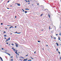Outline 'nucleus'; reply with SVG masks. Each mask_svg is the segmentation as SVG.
I'll use <instances>...</instances> for the list:
<instances>
[{
  "label": "nucleus",
  "mask_w": 61,
  "mask_h": 61,
  "mask_svg": "<svg viewBox=\"0 0 61 61\" xmlns=\"http://www.w3.org/2000/svg\"><path fill=\"white\" fill-rule=\"evenodd\" d=\"M16 52H17V50H16Z\"/></svg>",
  "instance_id": "39"
},
{
  "label": "nucleus",
  "mask_w": 61,
  "mask_h": 61,
  "mask_svg": "<svg viewBox=\"0 0 61 61\" xmlns=\"http://www.w3.org/2000/svg\"><path fill=\"white\" fill-rule=\"evenodd\" d=\"M5 39H6V38H5Z\"/></svg>",
  "instance_id": "63"
},
{
  "label": "nucleus",
  "mask_w": 61,
  "mask_h": 61,
  "mask_svg": "<svg viewBox=\"0 0 61 61\" xmlns=\"http://www.w3.org/2000/svg\"><path fill=\"white\" fill-rule=\"evenodd\" d=\"M14 48H12V49H14Z\"/></svg>",
  "instance_id": "62"
},
{
  "label": "nucleus",
  "mask_w": 61,
  "mask_h": 61,
  "mask_svg": "<svg viewBox=\"0 0 61 61\" xmlns=\"http://www.w3.org/2000/svg\"><path fill=\"white\" fill-rule=\"evenodd\" d=\"M13 27L12 26H11V27H10V29H11V28H12V27Z\"/></svg>",
  "instance_id": "7"
},
{
  "label": "nucleus",
  "mask_w": 61,
  "mask_h": 61,
  "mask_svg": "<svg viewBox=\"0 0 61 61\" xmlns=\"http://www.w3.org/2000/svg\"><path fill=\"white\" fill-rule=\"evenodd\" d=\"M56 50L57 51H58V49H56Z\"/></svg>",
  "instance_id": "18"
},
{
  "label": "nucleus",
  "mask_w": 61,
  "mask_h": 61,
  "mask_svg": "<svg viewBox=\"0 0 61 61\" xmlns=\"http://www.w3.org/2000/svg\"><path fill=\"white\" fill-rule=\"evenodd\" d=\"M9 1H10V0H9L8 2H7V3H9Z\"/></svg>",
  "instance_id": "30"
},
{
  "label": "nucleus",
  "mask_w": 61,
  "mask_h": 61,
  "mask_svg": "<svg viewBox=\"0 0 61 61\" xmlns=\"http://www.w3.org/2000/svg\"><path fill=\"white\" fill-rule=\"evenodd\" d=\"M36 51H35L34 52V54H36Z\"/></svg>",
  "instance_id": "26"
},
{
  "label": "nucleus",
  "mask_w": 61,
  "mask_h": 61,
  "mask_svg": "<svg viewBox=\"0 0 61 61\" xmlns=\"http://www.w3.org/2000/svg\"><path fill=\"white\" fill-rule=\"evenodd\" d=\"M7 54L8 55H9V56H10V54H9V53H8Z\"/></svg>",
  "instance_id": "15"
},
{
  "label": "nucleus",
  "mask_w": 61,
  "mask_h": 61,
  "mask_svg": "<svg viewBox=\"0 0 61 61\" xmlns=\"http://www.w3.org/2000/svg\"><path fill=\"white\" fill-rule=\"evenodd\" d=\"M38 5V6H39V5Z\"/></svg>",
  "instance_id": "41"
},
{
  "label": "nucleus",
  "mask_w": 61,
  "mask_h": 61,
  "mask_svg": "<svg viewBox=\"0 0 61 61\" xmlns=\"http://www.w3.org/2000/svg\"><path fill=\"white\" fill-rule=\"evenodd\" d=\"M52 32H53V30H52L51 31V33H52Z\"/></svg>",
  "instance_id": "38"
},
{
  "label": "nucleus",
  "mask_w": 61,
  "mask_h": 61,
  "mask_svg": "<svg viewBox=\"0 0 61 61\" xmlns=\"http://www.w3.org/2000/svg\"><path fill=\"white\" fill-rule=\"evenodd\" d=\"M11 61H13V60L12 59H11Z\"/></svg>",
  "instance_id": "24"
},
{
  "label": "nucleus",
  "mask_w": 61,
  "mask_h": 61,
  "mask_svg": "<svg viewBox=\"0 0 61 61\" xmlns=\"http://www.w3.org/2000/svg\"><path fill=\"white\" fill-rule=\"evenodd\" d=\"M8 40H10V38H9L8 39Z\"/></svg>",
  "instance_id": "14"
},
{
  "label": "nucleus",
  "mask_w": 61,
  "mask_h": 61,
  "mask_svg": "<svg viewBox=\"0 0 61 61\" xmlns=\"http://www.w3.org/2000/svg\"><path fill=\"white\" fill-rule=\"evenodd\" d=\"M3 49H4V48H2V50H3Z\"/></svg>",
  "instance_id": "40"
},
{
  "label": "nucleus",
  "mask_w": 61,
  "mask_h": 61,
  "mask_svg": "<svg viewBox=\"0 0 61 61\" xmlns=\"http://www.w3.org/2000/svg\"><path fill=\"white\" fill-rule=\"evenodd\" d=\"M58 52L59 53V54H60V52L59 51H58Z\"/></svg>",
  "instance_id": "22"
},
{
  "label": "nucleus",
  "mask_w": 61,
  "mask_h": 61,
  "mask_svg": "<svg viewBox=\"0 0 61 61\" xmlns=\"http://www.w3.org/2000/svg\"><path fill=\"white\" fill-rule=\"evenodd\" d=\"M15 28H16V26H15Z\"/></svg>",
  "instance_id": "55"
},
{
  "label": "nucleus",
  "mask_w": 61,
  "mask_h": 61,
  "mask_svg": "<svg viewBox=\"0 0 61 61\" xmlns=\"http://www.w3.org/2000/svg\"><path fill=\"white\" fill-rule=\"evenodd\" d=\"M15 45H18V44L16 43H15Z\"/></svg>",
  "instance_id": "27"
},
{
  "label": "nucleus",
  "mask_w": 61,
  "mask_h": 61,
  "mask_svg": "<svg viewBox=\"0 0 61 61\" xmlns=\"http://www.w3.org/2000/svg\"><path fill=\"white\" fill-rule=\"evenodd\" d=\"M6 44H8V43H6Z\"/></svg>",
  "instance_id": "49"
},
{
  "label": "nucleus",
  "mask_w": 61,
  "mask_h": 61,
  "mask_svg": "<svg viewBox=\"0 0 61 61\" xmlns=\"http://www.w3.org/2000/svg\"><path fill=\"white\" fill-rule=\"evenodd\" d=\"M16 33H17V32H16L15 33V34H16Z\"/></svg>",
  "instance_id": "31"
},
{
  "label": "nucleus",
  "mask_w": 61,
  "mask_h": 61,
  "mask_svg": "<svg viewBox=\"0 0 61 61\" xmlns=\"http://www.w3.org/2000/svg\"><path fill=\"white\" fill-rule=\"evenodd\" d=\"M6 35H4V36L5 37H6Z\"/></svg>",
  "instance_id": "28"
},
{
  "label": "nucleus",
  "mask_w": 61,
  "mask_h": 61,
  "mask_svg": "<svg viewBox=\"0 0 61 61\" xmlns=\"http://www.w3.org/2000/svg\"><path fill=\"white\" fill-rule=\"evenodd\" d=\"M59 35H60V36H61V33H60L59 34Z\"/></svg>",
  "instance_id": "25"
},
{
  "label": "nucleus",
  "mask_w": 61,
  "mask_h": 61,
  "mask_svg": "<svg viewBox=\"0 0 61 61\" xmlns=\"http://www.w3.org/2000/svg\"><path fill=\"white\" fill-rule=\"evenodd\" d=\"M51 27L50 26H49V29H50V28Z\"/></svg>",
  "instance_id": "9"
},
{
  "label": "nucleus",
  "mask_w": 61,
  "mask_h": 61,
  "mask_svg": "<svg viewBox=\"0 0 61 61\" xmlns=\"http://www.w3.org/2000/svg\"><path fill=\"white\" fill-rule=\"evenodd\" d=\"M15 52L16 53V54H18V56L19 55V54H18V53H17V52H16L15 51Z\"/></svg>",
  "instance_id": "5"
},
{
  "label": "nucleus",
  "mask_w": 61,
  "mask_h": 61,
  "mask_svg": "<svg viewBox=\"0 0 61 61\" xmlns=\"http://www.w3.org/2000/svg\"><path fill=\"white\" fill-rule=\"evenodd\" d=\"M20 57L21 58H23L24 57Z\"/></svg>",
  "instance_id": "23"
},
{
  "label": "nucleus",
  "mask_w": 61,
  "mask_h": 61,
  "mask_svg": "<svg viewBox=\"0 0 61 61\" xmlns=\"http://www.w3.org/2000/svg\"><path fill=\"white\" fill-rule=\"evenodd\" d=\"M21 60V61H22V60H20V59L19 60Z\"/></svg>",
  "instance_id": "44"
},
{
  "label": "nucleus",
  "mask_w": 61,
  "mask_h": 61,
  "mask_svg": "<svg viewBox=\"0 0 61 61\" xmlns=\"http://www.w3.org/2000/svg\"><path fill=\"white\" fill-rule=\"evenodd\" d=\"M56 45H57V46H59V45H58V43H57L56 42Z\"/></svg>",
  "instance_id": "4"
},
{
  "label": "nucleus",
  "mask_w": 61,
  "mask_h": 61,
  "mask_svg": "<svg viewBox=\"0 0 61 61\" xmlns=\"http://www.w3.org/2000/svg\"><path fill=\"white\" fill-rule=\"evenodd\" d=\"M15 18H16V16H15Z\"/></svg>",
  "instance_id": "29"
},
{
  "label": "nucleus",
  "mask_w": 61,
  "mask_h": 61,
  "mask_svg": "<svg viewBox=\"0 0 61 61\" xmlns=\"http://www.w3.org/2000/svg\"><path fill=\"white\" fill-rule=\"evenodd\" d=\"M6 41H8V39L6 40Z\"/></svg>",
  "instance_id": "43"
},
{
  "label": "nucleus",
  "mask_w": 61,
  "mask_h": 61,
  "mask_svg": "<svg viewBox=\"0 0 61 61\" xmlns=\"http://www.w3.org/2000/svg\"><path fill=\"white\" fill-rule=\"evenodd\" d=\"M25 10H29V9L27 8L25 9Z\"/></svg>",
  "instance_id": "6"
},
{
  "label": "nucleus",
  "mask_w": 61,
  "mask_h": 61,
  "mask_svg": "<svg viewBox=\"0 0 61 61\" xmlns=\"http://www.w3.org/2000/svg\"><path fill=\"white\" fill-rule=\"evenodd\" d=\"M15 46H16V47H18V46L17 45H16Z\"/></svg>",
  "instance_id": "20"
},
{
  "label": "nucleus",
  "mask_w": 61,
  "mask_h": 61,
  "mask_svg": "<svg viewBox=\"0 0 61 61\" xmlns=\"http://www.w3.org/2000/svg\"><path fill=\"white\" fill-rule=\"evenodd\" d=\"M0 58L1 59V60L2 61H3V59H2V58L1 57H0Z\"/></svg>",
  "instance_id": "2"
},
{
  "label": "nucleus",
  "mask_w": 61,
  "mask_h": 61,
  "mask_svg": "<svg viewBox=\"0 0 61 61\" xmlns=\"http://www.w3.org/2000/svg\"><path fill=\"white\" fill-rule=\"evenodd\" d=\"M3 23H1V25H3Z\"/></svg>",
  "instance_id": "35"
},
{
  "label": "nucleus",
  "mask_w": 61,
  "mask_h": 61,
  "mask_svg": "<svg viewBox=\"0 0 61 61\" xmlns=\"http://www.w3.org/2000/svg\"><path fill=\"white\" fill-rule=\"evenodd\" d=\"M7 9H9V8H7Z\"/></svg>",
  "instance_id": "57"
},
{
  "label": "nucleus",
  "mask_w": 61,
  "mask_h": 61,
  "mask_svg": "<svg viewBox=\"0 0 61 61\" xmlns=\"http://www.w3.org/2000/svg\"><path fill=\"white\" fill-rule=\"evenodd\" d=\"M31 58V59H34V58Z\"/></svg>",
  "instance_id": "34"
},
{
  "label": "nucleus",
  "mask_w": 61,
  "mask_h": 61,
  "mask_svg": "<svg viewBox=\"0 0 61 61\" xmlns=\"http://www.w3.org/2000/svg\"><path fill=\"white\" fill-rule=\"evenodd\" d=\"M12 57H13V56H11V58H12Z\"/></svg>",
  "instance_id": "60"
},
{
  "label": "nucleus",
  "mask_w": 61,
  "mask_h": 61,
  "mask_svg": "<svg viewBox=\"0 0 61 61\" xmlns=\"http://www.w3.org/2000/svg\"><path fill=\"white\" fill-rule=\"evenodd\" d=\"M46 46H48V45H46Z\"/></svg>",
  "instance_id": "58"
},
{
  "label": "nucleus",
  "mask_w": 61,
  "mask_h": 61,
  "mask_svg": "<svg viewBox=\"0 0 61 61\" xmlns=\"http://www.w3.org/2000/svg\"><path fill=\"white\" fill-rule=\"evenodd\" d=\"M54 39H56V37H53Z\"/></svg>",
  "instance_id": "8"
},
{
  "label": "nucleus",
  "mask_w": 61,
  "mask_h": 61,
  "mask_svg": "<svg viewBox=\"0 0 61 61\" xmlns=\"http://www.w3.org/2000/svg\"><path fill=\"white\" fill-rule=\"evenodd\" d=\"M33 4H31V5H32L33 6Z\"/></svg>",
  "instance_id": "32"
},
{
  "label": "nucleus",
  "mask_w": 61,
  "mask_h": 61,
  "mask_svg": "<svg viewBox=\"0 0 61 61\" xmlns=\"http://www.w3.org/2000/svg\"><path fill=\"white\" fill-rule=\"evenodd\" d=\"M6 54H8V53H7L6 52Z\"/></svg>",
  "instance_id": "59"
},
{
  "label": "nucleus",
  "mask_w": 61,
  "mask_h": 61,
  "mask_svg": "<svg viewBox=\"0 0 61 61\" xmlns=\"http://www.w3.org/2000/svg\"><path fill=\"white\" fill-rule=\"evenodd\" d=\"M9 46H10V44H9Z\"/></svg>",
  "instance_id": "64"
},
{
  "label": "nucleus",
  "mask_w": 61,
  "mask_h": 61,
  "mask_svg": "<svg viewBox=\"0 0 61 61\" xmlns=\"http://www.w3.org/2000/svg\"><path fill=\"white\" fill-rule=\"evenodd\" d=\"M42 14H41V16H42Z\"/></svg>",
  "instance_id": "54"
},
{
  "label": "nucleus",
  "mask_w": 61,
  "mask_h": 61,
  "mask_svg": "<svg viewBox=\"0 0 61 61\" xmlns=\"http://www.w3.org/2000/svg\"><path fill=\"white\" fill-rule=\"evenodd\" d=\"M56 36H58V35L57 34H56Z\"/></svg>",
  "instance_id": "36"
},
{
  "label": "nucleus",
  "mask_w": 61,
  "mask_h": 61,
  "mask_svg": "<svg viewBox=\"0 0 61 61\" xmlns=\"http://www.w3.org/2000/svg\"><path fill=\"white\" fill-rule=\"evenodd\" d=\"M11 6V7H12V5H11V6Z\"/></svg>",
  "instance_id": "47"
},
{
  "label": "nucleus",
  "mask_w": 61,
  "mask_h": 61,
  "mask_svg": "<svg viewBox=\"0 0 61 61\" xmlns=\"http://www.w3.org/2000/svg\"><path fill=\"white\" fill-rule=\"evenodd\" d=\"M26 2H28V1H26Z\"/></svg>",
  "instance_id": "52"
},
{
  "label": "nucleus",
  "mask_w": 61,
  "mask_h": 61,
  "mask_svg": "<svg viewBox=\"0 0 61 61\" xmlns=\"http://www.w3.org/2000/svg\"><path fill=\"white\" fill-rule=\"evenodd\" d=\"M22 11H23V12H25V11H24V10L23 9H22Z\"/></svg>",
  "instance_id": "16"
},
{
  "label": "nucleus",
  "mask_w": 61,
  "mask_h": 61,
  "mask_svg": "<svg viewBox=\"0 0 61 61\" xmlns=\"http://www.w3.org/2000/svg\"><path fill=\"white\" fill-rule=\"evenodd\" d=\"M28 61H32V60H28Z\"/></svg>",
  "instance_id": "11"
},
{
  "label": "nucleus",
  "mask_w": 61,
  "mask_h": 61,
  "mask_svg": "<svg viewBox=\"0 0 61 61\" xmlns=\"http://www.w3.org/2000/svg\"><path fill=\"white\" fill-rule=\"evenodd\" d=\"M38 42H39V43L40 42V41H38Z\"/></svg>",
  "instance_id": "21"
},
{
  "label": "nucleus",
  "mask_w": 61,
  "mask_h": 61,
  "mask_svg": "<svg viewBox=\"0 0 61 61\" xmlns=\"http://www.w3.org/2000/svg\"><path fill=\"white\" fill-rule=\"evenodd\" d=\"M12 45V46H14V44H13V43H12L11 44Z\"/></svg>",
  "instance_id": "19"
},
{
  "label": "nucleus",
  "mask_w": 61,
  "mask_h": 61,
  "mask_svg": "<svg viewBox=\"0 0 61 61\" xmlns=\"http://www.w3.org/2000/svg\"><path fill=\"white\" fill-rule=\"evenodd\" d=\"M27 13V12L26 11H25V13Z\"/></svg>",
  "instance_id": "12"
},
{
  "label": "nucleus",
  "mask_w": 61,
  "mask_h": 61,
  "mask_svg": "<svg viewBox=\"0 0 61 61\" xmlns=\"http://www.w3.org/2000/svg\"><path fill=\"white\" fill-rule=\"evenodd\" d=\"M17 5H18V6H20V4H19L18 3L17 4Z\"/></svg>",
  "instance_id": "3"
},
{
  "label": "nucleus",
  "mask_w": 61,
  "mask_h": 61,
  "mask_svg": "<svg viewBox=\"0 0 61 61\" xmlns=\"http://www.w3.org/2000/svg\"><path fill=\"white\" fill-rule=\"evenodd\" d=\"M18 3H15V4H17H17H18Z\"/></svg>",
  "instance_id": "33"
},
{
  "label": "nucleus",
  "mask_w": 61,
  "mask_h": 61,
  "mask_svg": "<svg viewBox=\"0 0 61 61\" xmlns=\"http://www.w3.org/2000/svg\"><path fill=\"white\" fill-rule=\"evenodd\" d=\"M30 4V3H28V4Z\"/></svg>",
  "instance_id": "56"
},
{
  "label": "nucleus",
  "mask_w": 61,
  "mask_h": 61,
  "mask_svg": "<svg viewBox=\"0 0 61 61\" xmlns=\"http://www.w3.org/2000/svg\"><path fill=\"white\" fill-rule=\"evenodd\" d=\"M28 55H26V56H28Z\"/></svg>",
  "instance_id": "46"
},
{
  "label": "nucleus",
  "mask_w": 61,
  "mask_h": 61,
  "mask_svg": "<svg viewBox=\"0 0 61 61\" xmlns=\"http://www.w3.org/2000/svg\"><path fill=\"white\" fill-rule=\"evenodd\" d=\"M60 59L61 60V57H60Z\"/></svg>",
  "instance_id": "48"
},
{
  "label": "nucleus",
  "mask_w": 61,
  "mask_h": 61,
  "mask_svg": "<svg viewBox=\"0 0 61 61\" xmlns=\"http://www.w3.org/2000/svg\"><path fill=\"white\" fill-rule=\"evenodd\" d=\"M39 4H37V5H39Z\"/></svg>",
  "instance_id": "45"
},
{
  "label": "nucleus",
  "mask_w": 61,
  "mask_h": 61,
  "mask_svg": "<svg viewBox=\"0 0 61 61\" xmlns=\"http://www.w3.org/2000/svg\"><path fill=\"white\" fill-rule=\"evenodd\" d=\"M13 50H14V51H16L15 49H13Z\"/></svg>",
  "instance_id": "10"
},
{
  "label": "nucleus",
  "mask_w": 61,
  "mask_h": 61,
  "mask_svg": "<svg viewBox=\"0 0 61 61\" xmlns=\"http://www.w3.org/2000/svg\"><path fill=\"white\" fill-rule=\"evenodd\" d=\"M20 33H18V34H20Z\"/></svg>",
  "instance_id": "53"
},
{
  "label": "nucleus",
  "mask_w": 61,
  "mask_h": 61,
  "mask_svg": "<svg viewBox=\"0 0 61 61\" xmlns=\"http://www.w3.org/2000/svg\"><path fill=\"white\" fill-rule=\"evenodd\" d=\"M5 28V29H7V28Z\"/></svg>",
  "instance_id": "50"
},
{
  "label": "nucleus",
  "mask_w": 61,
  "mask_h": 61,
  "mask_svg": "<svg viewBox=\"0 0 61 61\" xmlns=\"http://www.w3.org/2000/svg\"><path fill=\"white\" fill-rule=\"evenodd\" d=\"M4 33H5V32L4 31Z\"/></svg>",
  "instance_id": "42"
},
{
  "label": "nucleus",
  "mask_w": 61,
  "mask_h": 61,
  "mask_svg": "<svg viewBox=\"0 0 61 61\" xmlns=\"http://www.w3.org/2000/svg\"><path fill=\"white\" fill-rule=\"evenodd\" d=\"M28 2H30V1H29V0H28Z\"/></svg>",
  "instance_id": "37"
},
{
  "label": "nucleus",
  "mask_w": 61,
  "mask_h": 61,
  "mask_svg": "<svg viewBox=\"0 0 61 61\" xmlns=\"http://www.w3.org/2000/svg\"><path fill=\"white\" fill-rule=\"evenodd\" d=\"M48 16H49V18H50V15L49 14L48 15Z\"/></svg>",
  "instance_id": "17"
},
{
  "label": "nucleus",
  "mask_w": 61,
  "mask_h": 61,
  "mask_svg": "<svg viewBox=\"0 0 61 61\" xmlns=\"http://www.w3.org/2000/svg\"><path fill=\"white\" fill-rule=\"evenodd\" d=\"M27 60V59H25L23 61H26Z\"/></svg>",
  "instance_id": "1"
},
{
  "label": "nucleus",
  "mask_w": 61,
  "mask_h": 61,
  "mask_svg": "<svg viewBox=\"0 0 61 61\" xmlns=\"http://www.w3.org/2000/svg\"><path fill=\"white\" fill-rule=\"evenodd\" d=\"M10 26V25H7V26Z\"/></svg>",
  "instance_id": "61"
},
{
  "label": "nucleus",
  "mask_w": 61,
  "mask_h": 61,
  "mask_svg": "<svg viewBox=\"0 0 61 61\" xmlns=\"http://www.w3.org/2000/svg\"><path fill=\"white\" fill-rule=\"evenodd\" d=\"M51 36L52 38V36Z\"/></svg>",
  "instance_id": "51"
},
{
  "label": "nucleus",
  "mask_w": 61,
  "mask_h": 61,
  "mask_svg": "<svg viewBox=\"0 0 61 61\" xmlns=\"http://www.w3.org/2000/svg\"><path fill=\"white\" fill-rule=\"evenodd\" d=\"M58 38H59L58 40H60V37H59Z\"/></svg>",
  "instance_id": "13"
}]
</instances>
